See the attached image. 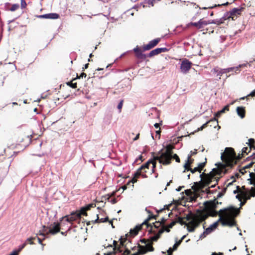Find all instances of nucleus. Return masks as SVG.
<instances>
[{
    "instance_id": "obj_1",
    "label": "nucleus",
    "mask_w": 255,
    "mask_h": 255,
    "mask_svg": "<svg viewBox=\"0 0 255 255\" xmlns=\"http://www.w3.org/2000/svg\"><path fill=\"white\" fill-rule=\"evenodd\" d=\"M221 157L224 163H220L216 164L217 168L213 169L209 173H206V170H204V172L200 175L201 181L199 183L196 182L195 183L199 185L200 188L202 189L205 186L209 185L211 183L215 182L214 184L212 185L206 189V193L208 194L213 193L210 188L215 187L218 184L220 178V175L222 173H227L229 169L232 168L237 164L236 161L235 160L236 152L232 147H226Z\"/></svg>"
},
{
    "instance_id": "obj_2",
    "label": "nucleus",
    "mask_w": 255,
    "mask_h": 255,
    "mask_svg": "<svg viewBox=\"0 0 255 255\" xmlns=\"http://www.w3.org/2000/svg\"><path fill=\"white\" fill-rule=\"evenodd\" d=\"M216 199L206 201L204 203V208L203 210L198 209L195 213L190 212L187 214L185 218L188 223L184 221V218L178 217L177 222L179 223L181 225L187 226V230L189 232H194L200 224L206 220L209 216L216 217L217 213L215 209L217 207L218 204H221Z\"/></svg>"
},
{
    "instance_id": "obj_3",
    "label": "nucleus",
    "mask_w": 255,
    "mask_h": 255,
    "mask_svg": "<svg viewBox=\"0 0 255 255\" xmlns=\"http://www.w3.org/2000/svg\"><path fill=\"white\" fill-rule=\"evenodd\" d=\"M217 215L220 218L218 221L215 222L210 227L214 230L218 226V223L220 222L223 226L233 227L236 225V222L235 218L240 214V209L234 207L221 209L219 212L216 210Z\"/></svg>"
},
{
    "instance_id": "obj_4",
    "label": "nucleus",
    "mask_w": 255,
    "mask_h": 255,
    "mask_svg": "<svg viewBox=\"0 0 255 255\" xmlns=\"http://www.w3.org/2000/svg\"><path fill=\"white\" fill-rule=\"evenodd\" d=\"M174 146L171 144L167 145L166 151L162 153L160 155L155 156V159H158L159 162L164 165H169L171 163L172 159V151Z\"/></svg>"
},
{
    "instance_id": "obj_5",
    "label": "nucleus",
    "mask_w": 255,
    "mask_h": 255,
    "mask_svg": "<svg viewBox=\"0 0 255 255\" xmlns=\"http://www.w3.org/2000/svg\"><path fill=\"white\" fill-rule=\"evenodd\" d=\"M244 7L240 8H234L232 10L226 12L225 14V17L228 20H235L241 14V12L244 10Z\"/></svg>"
},
{
    "instance_id": "obj_6",
    "label": "nucleus",
    "mask_w": 255,
    "mask_h": 255,
    "mask_svg": "<svg viewBox=\"0 0 255 255\" xmlns=\"http://www.w3.org/2000/svg\"><path fill=\"white\" fill-rule=\"evenodd\" d=\"M243 66H246V65H240L239 67L221 69L220 70H218L217 68H214L212 71V72H213L214 74H216L217 76H219V78L220 79L221 77L224 73H229L234 71H235V73H239L240 72L239 68Z\"/></svg>"
},
{
    "instance_id": "obj_7",
    "label": "nucleus",
    "mask_w": 255,
    "mask_h": 255,
    "mask_svg": "<svg viewBox=\"0 0 255 255\" xmlns=\"http://www.w3.org/2000/svg\"><path fill=\"white\" fill-rule=\"evenodd\" d=\"M192 65V63L188 59L186 58L183 59L180 65L181 71L184 74L188 73Z\"/></svg>"
},
{
    "instance_id": "obj_8",
    "label": "nucleus",
    "mask_w": 255,
    "mask_h": 255,
    "mask_svg": "<svg viewBox=\"0 0 255 255\" xmlns=\"http://www.w3.org/2000/svg\"><path fill=\"white\" fill-rule=\"evenodd\" d=\"M128 234H127L125 235V236H122L120 239V245L122 246V248H124L125 249V251L123 254V255H129L130 254V250L127 247L128 243H126L127 241L130 243L129 240L128 239Z\"/></svg>"
},
{
    "instance_id": "obj_9",
    "label": "nucleus",
    "mask_w": 255,
    "mask_h": 255,
    "mask_svg": "<svg viewBox=\"0 0 255 255\" xmlns=\"http://www.w3.org/2000/svg\"><path fill=\"white\" fill-rule=\"evenodd\" d=\"M164 210H165L164 209H160L159 210H157L156 212L158 213L157 215H153L152 214H151V215H149L148 218L142 223V225H146L147 226V228H148L149 227H150L151 228L150 230L149 231V233H153L155 234V232L152 231V226L148 223L149 221L152 219L156 220L158 216L159 213L163 212Z\"/></svg>"
},
{
    "instance_id": "obj_10",
    "label": "nucleus",
    "mask_w": 255,
    "mask_h": 255,
    "mask_svg": "<svg viewBox=\"0 0 255 255\" xmlns=\"http://www.w3.org/2000/svg\"><path fill=\"white\" fill-rule=\"evenodd\" d=\"M209 24V20H205L203 18L200 19L198 22H191L188 24V26H193L195 27L197 29H204L206 26Z\"/></svg>"
},
{
    "instance_id": "obj_11",
    "label": "nucleus",
    "mask_w": 255,
    "mask_h": 255,
    "mask_svg": "<svg viewBox=\"0 0 255 255\" xmlns=\"http://www.w3.org/2000/svg\"><path fill=\"white\" fill-rule=\"evenodd\" d=\"M63 219H66V221L72 223L73 221L81 219V214H78V212H73L69 216L62 217L60 221Z\"/></svg>"
},
{
    "instance_id": "obj_12",
    "label": "nucleus",
    "mask_w": 255,
    "mask_h": 255,
    "mask_svg": "<svg viewBox=\"0 0 255 255\" xmlns=\"http://www.w3.org/2000/svg\"><path fill=\"white\" fill-rule=\"evenodd\" d=\"M160 38H157L150 41L147 44L144 45L142 47V51L149 50L156 46L160 42Z\"/></svg>"
},
{
    "instance_id": "obj_13",
    "label": "nucleus",
    "mask_w": 255,
    "mask_h": 255,
    "mask_svg": "<svg viewBox=\"0 0 255 255\" xmlns=\"http://www.w3.org/2000/svg\"><path fill=\"white\" fill-rule=\"evenodd\" d=\"M113 246H114V252H109L105 255H115L117 253H122L123 250H122V246H121L120 244L119 245L118 242L116 241H113Z\"/></svg>"
},
{
    "instance_id": "obj_14",
    "label": "nucleus",
    "mask_w": 255,
    "mask_h": 255,
    "mask_svg": "<svg viewBox=\"0 0 255 255\" xmlns=\"http://www.w3.org/2000/svg\"><path fill=\"white\" fill-rule=\"evenodd\" d=\"M133 51L135 53L136 57L141 60H145L147 56L142 53V51L140 48L136 46L133 49Z\"/></svg>"
},
{
    "instance_id": "obj_15",
    "label": "nucleus",
    "mask_w": 255,
    "mask_h": 255,
    "mask_svg": "<svg viewBox=\"0 0 255 255\" xmlns=\"http://www.w3.org/2000/svg\"><path fill=\"white\" fill-rule=\"evenodd\" d=\"M152 162L151 159L149 160L147 162H146L145 164H143L140 168H139L137 170L139 172L142 173V177L143 178H146L147 177V176L146 174L143 173V170L145 169H148L149 166Z\"/></svg>"
},
{
    "instance_id": "obj_16",
    "label": "nucleus",
    "mask_w": 255,
    "mask_h": 255,
    "mask_svg": "<svg viewBox=\"0 0 255 255\" xmlns=\"http://www.w3.org/2000/svg\"><path fill=\"white\" fill-rule=\"evenodd\" d=\"M168 51V49L166 48H157L151 51L148 54L147 57H151L155 55H157L162 52H165Z\"/></svg>"
},
{
    "instance_id": "obj_17",
    "label": "nucleus",
    "mask_w": 255,
    "mask_h": 255,
    "mask_svg": "<svg viewBox=\"0 0 255 255\" xmlns=\"http://www.w3.org/2000/svg\"><path fill=\"white\" fill-rule=\"evenodd\" d=\"M54 226L49 229L47 234H51L52 235H55L59 233L60 231V225L59 223L54 222L53 223Z\"/></svg>"
},
{
    "instance_id": "obj_18",
    "label": "nucleus",
    "mask_w": 255,
    "mask_h": 255,
    "mask_svg": "<svg viewBox=\"0 0 255 255\" xmlns=\"http://www.w3.org/2000/svg\"><path fill=\"white\" fill-rule=\"evenodd\" d=\"M40 18H46V19H58L59 18V15L56 13H50L43 15H40L37 16Z\"/></svg>"
},
{
    "instance_id": "obj_19",
    "label": "nucleus",
    "mask_w": 255,
    "mask_h": 255,
    "mask_svg": "<svg viewBox=\"0 0 255 255\" xmlns=\"http://www.w3.org/2000/svg\"><path fill=\"white\" fill-rule=\"evenodd\" d=\"M252 149H253V148H251V147H250V146H249V147H244L242 149V154L241 155L239 154L238 156H237L236 155L235 160L236 161V162H237L238 160H240L242 158V157H243L242 155L243 153H246V154H248L249 152H250L251 151V150Z\"/></svg>"
},
{
    "instance_id": "obj_20",
    "label": "nucleus",
    "mask_w": 255,
    "mask_h": 255,
    "mask_svg": "<svg viewBox=\"0 0 255 255\" xmlns=\"http://www.w3.org/2000/svg\"><path fill=\"white\" fill-rule=\"evenodd\" d=\"M143 225L142 224L140 225L136 226L134 229H131L129 232V236L133 237L137 235L138 232L142 229Z\"/></svg>"
},
{
    "instance_id": "obj_21",
    "label": "nucleus",
    "mask_w": 255,
    "mask_h": 255,
    "mask_svg": "<svg viewBox=\"0 0 255 255\" xmlns=\"http://www.w3.org/2000/svg\"><path fill=\"white\" fill-rule=\"evenodd\" d=\"M238 115L241 118H244L245 117L246 110L244 107H238L237 108Z\"/></svg>"
},
{
    "instance_id": "obj_22",
    "label": "nucleus",
    "mask_w": 255,
    "mask_h": 255,
    "mask_svg": "<svg viewBox=\"0 0 255 255\" xmlns=\"http://www.w3.org/2000/svg\"><path fill=\"white\" fill-rule=\"evenodd\" d=\"M226 20H228L227 18L225 17V15L222 18H221L219 20H209V24L214 23L217 24V25H220L221 23H223L224 21Z\"/></svg>"
},
{
    "instance_id": "obj_23",
    "label": "nucleus",
    "mask_w": 255,
    "mask_h": 255,
    "mask_svg": "<svg viewBox=\"0 0 255 255\" xmlns=\"http://www.w3.org/2000/svg\"><path fill=\"white\" fill-rule=\"evenodd\" d=\"M142 177V173H139L137 170L134 174V176L132 179L130 180L131 183V188H133L134 187L133 184L137 182V179L140 176Z\"/></svg>"
},
{
    "instance_id": "obj_24",
    "label": "nucleus",
    "mask_w": 255,
    "mask_h": 255,
    "mask_svg": "<svg viewBox=\"0 0 255 255\" xmlns=\"http://www.w3.org/2000/svg\"><path fill=\"white\" fill-rule=\"evenodd\" d=\"M211 123H214V124L213 125V127H214V128H216V127L218 125V120L216 119V118H213V119H211L210 120H209V121H208L207 122H206V123L203 124L202 126V128H205L207 127L208 125Z\"/></svg>"
},
{
    "instance_id": "obj_25",
    "label": "nucleus",
    "mask_w": 255,
    "mask_h": 255,
    "mask_svg": "<svg viewBox=\"0 0 255 255\" xmlns=\"http://www.w3.org/2000/svg\"><path fill=\"white\" fill-rule=\"evenodd\" d=\"M48 229V227H46L45 226H43L42 229L39 231V233L37 234V235L43 236V240H44L46 235L49 234H47L48 233V231H47Z\"/></svg>"
},
{
    "instance_id": "obj_26",
    "label": "nucleus",
    "mask_w": 255,
    "mask_h": 255,
    "mask_svg": "<svg viewBox=\"0 0 255 255\" xmlns=\"http://www.w3.org/2000/svg\"><path fill=\"white\" fill-rule=\"evenodd\" d=\"M163 233V230H159L158 231V233L156 235L150 238V242L152 243V242L157 241L160 238V236Z\"/></svg>"
},
{
    "instance_id": "obj_27",
    "label": "nucleus",
    "mask_w": 255,
    "mask_h": 255,
    "mask_svg": "<svg viewBox=\"0 0 255 255\" xmlns=\"http://www.w3.org/2000/svg\"><path fill=\"white\" fill-rule=\"evenodd\" d=\"M137 247L139 248L137 253L139 255L145 254V253L148 252L146 248L144 246H141L139 244H138Z\"/></svg>"
},
{
    "instance_id": "obj_28",
    "label": "nucleus",
    "mask_w": 255,
    "mask_h": 255,
    "mask_svg": "<svg viewBox=\"0 0 255 255\" xmlns=\"http://www.w3.org/2000/svg\"><path fill=\"white\" fill-rule=\"evenodd\" d=\"M213 231V229L210 227L206 228L203 233L201 235V238L206 237V235L210 234Z\"/></svg>"
},
{
    "instance_id": "obj_29",
    "label": "nucleus",
    "mask_w": 255,
    "mask_h": 255,
    "mask_svg": "<svg viewBox=\"0 0 255 255\" xmlns=\"http://www.w3.org/2000/svg\"><path fill=\"white\" fill-rule=\"evenodd\" d=\"M247 144L251 147V148H253L254 150L255 149V140L254 138H250L249 139V142H247Z\"/></svg>"
},
{
    "instance_id": "obj_30",
    "label": "nucleus",
    "mask_w": 255,
    "mask_h": 255,
    "mask_svg": "<svg viewBox=\"0 0 255 255\" xmlns=\"http://www.w3.org/2000/svg\"><path fill=\"white\" fill-rule=\"evenodd\" d=\"M76 80V78L72 79V80L70 82H67V85L69 86L72 88L75 89L77 88V83L74 82V81Z\"/></svg>"
},
{
    "instance_id": "obj_31",
    "label": "nucleus",
    "mask_w": 255,
    "mask_h": 255,
    "mask_svg": "<svg viewBox=\"0 0 255 255\" xmlns=\"http://www.w3.org/2000/svg\"><path fill=\"white\" fill-rule=\"evenodd\" d=\"M206 164H207V159L205 158L204 162L200 163L198 164L197 167L201 172L202 171V170H203V169L206 166Z\"/></svg>"
},
{
    "instance_id": "obj_32",
    "label": "nucleus",
    "mask_w": 255,
    "mask_h": 255,
    "mask_svg": "<svg viewBox=\"0 0 255 255\" xmlns=\"http://www.w3.org/2000/svg\"><path fill=\"white\" fill-rule=\"evenodd\" d=\"M155 156H153V159H151L152 162L151 164H152V173H154L155 172V170L156 167V161L158 160V159H155Z\"/></svg>"
},
{
    "instance_id": "obj_33",
    "label": "nucleus",
    "mask_w": 255,
    "mask_h": 255,
    "mask_svg": "<svg viewBox=\"0 0 255 255\" xmlns=\"http://www.w3.org/2000/svg\"><path fill=\"white\" fill-rule=\"evenodd\" d=\"M250 176L251 177L249 179L250 180V184H255V173L253 172L250 173Z\"/></svg>"
},
{
    "instance_id": "obj_34",
    "label": "nucleus",
    "mask_w": 255,
    "mask_h": 255,
    "mask_svg": "<svg viewBox=\"0 0 255 255\" xmlns=\"http://www.w3.org/2000/svg\"><path fill=\"white\" fill-rule=\"evenodd\" d=\"M148 252H153L154 251V248L152 246V243L150 242L146 245L145 246Z\"/></svg>"
},
{
    "instance_id": "obj_35",
    "label": "nucleus",
    "mask_w": 255,
    "mask_h": 255,
    "mask_svg": "<svg viewBox=\"0 0 255 255\" xmlns=\"http://www.w3.org/2000/svg\"><path fill=\"white\" fill-rule=\"evenodd\" d=\"M35 239V237L29 238L27 239V240L25 241L24 243L26 244V245H27V244L33 245L34 244L33 242V241Z\"/></svg>"
},
{
    "instance_id": "obj_36",
    "label": "nucleus",
    "mask_w": 255,
    "mask_h": 255,
    "mask_svg": "<svg viewBox=\"0 0 255 255\" xmlns=\"http://www.w3.org/2000/svg\"><path fill=\"white\" fill-rule=\"evenodd\" d=\"M242 195H243V197L245 200L247 201V200H249L251 199V195H249L247 192H242Z\"/></svg>"
},
{
    "instance_id": "obj_37",
    "label": "nucleus",
    "mask_w": 255,
    "mask_h": 255,
    "mask_svg": "<svg viewBox=\"0 0 255 255\" xmlns=\"http://www.w3.org/2000/svg\"><path fill=\"white\" fill-rule=\"evenodd\" d=\"M96 207V204L95 203H92L88 204L86 206L84 207V208L86 209V210L88 211L91 209V208H94Z\"/></svg>"
},
{
    "instance_id": "obj_38",
    "label": "nucleus",
    "mask_w": 255,
    "mask_h": 255,
    "mask_svg": "<svg viewBox=\"0 0 255 255\" xmlns=\"http://www.w3.org/2000/svg\"><path fill=\"white\" fill-rule=\"evenodd\" d=\"M97 219L95 221H92L94 223H104V218L99 219L98 215H97Z\"/></svg>"
},
{
    "instance_id": "obj_39",
    "label": "nucleus",
    "mask_w": 255,
    "mask_h": 255,
    "mask_svg": "<svg viewBox=\"0 0 255 255\" xmlns=\"http://www.w3.org/2000/svg\"><path fill=\"white\" fill-rule=\"evenodd\" d=\"M194 162V159L191 158V155H188V159L186 163H187L188 164H189L190 166L191 165V164Z\"/></svg>"
},
{
    "instance_id": "obj_40",
    "label": "nucleus",
    "mask_w": 255,
    "mask_h": 255,
    "mask_svg": "<svg viewBox=\"0 0 255 255\" xmlns=\"http://www.w3.org/2000/svg\"><path fill=\"white\" fill-rule=\"evenodd\" d=\"M87 211L86 210V209L84 208V207H83L81 209L80 212H78V214H81V215H83L84 216H87Z\"/></svg>"
},
{
    "instance_id": "obj_41",
    "label": "nucleus",
    "mask_w": 255,
    "mask_h": 255,
    "mask_svg": "<svg viewBox=\"0 0 255 255\" xmlns=\"http://www.w3.org/2000/svg\"><path fill=\"white\" fill-rule=\"evenodd\" d=\"M19 8L18 4H13L10 8V10L12 11H15Z\"/></svg>"
},
{
    "instance_id": "obj_42",
    "label": "nucleus",
    "mask_w": 255,
    "mask_h": 255,
    "mask_svg": "<svg viewBox=\"0 0 255 255\" xmlns=\"http://www.w3.org/2000/svg\"><path fill=\"white\" fill-rule=\"evenodd\" d=\"M116 192H117V191H114L111 194H108L106 195V196H107V199L108 201H110V199L111 197H114L116 195Z\"/></svg>"
},
{
    "instance_id": "obj_43",
    "label": "nucleus",
    "mask_w": 255,
    "mask_h": 255,
    "mask_svg": "<svg viewBox=\"0 0 255 255\" xmlns=\"http://www.w3.org/2000/svg\"><path fill=\"white\" fill-rule=\"evenodd\" d=\"M206 33H213V32H214V28L212 27V26H209V27H207L206 28Z\"/></svg>"
},
{
    "instance_id": "obj_44",
    "label": "nucleus",
    "mask_w": 255,
    "mask_h": 255,
    "mask_svg": "<svg viewBox=\"0 0 255 255\" xmlns=\"http://www.w3.org/2000/svg\"><path fill=\"white\" fill-rule=\"evenodd\" d=\"M154 227L156 229L159 228L161 226V222L160 221H156L155 223H153Z\"/></svg>"
},
{
    "instance_id": "obj_45",
    "label": "nucleus",
    "mask_w": 255,
    "mask_h": 255,
    "mask_svg": "<svg viewBox=\"0 0 255 255\" xmlns=\"http://www.w3.org/2000/svg\"><path fill=\"white\" fill-rule=\"evenodd\" d=\"M26 244H25L24 243L19 246V248L17 250L15 251L16 252H17V253L18 254H19V253L26 246Z\"/></svg>"
},
{
    "instance_id": "obj_46",
    "label": "nucleus",
    "mask_w": 255,
    "mask_h": 255,
    "mask_svg": "<svg viewBox=\"0 0 255 255\" xmlns=\"http://www.w3.org/2000/svg\"><path fill=\"white\" fill-rule=\"evenodd\" d=\"M229 105H228L226 106L222 110L220 111V113H222V114L225 113V111H229Z\"/></svg>"
},
{
    "instance_id": "obj_47",
    "label": "nucleus",
    "mask_w": 255,
    "mask_h": 255,
    "mask_svg": "<svg viewBox=\"0 0 255 255\" xmlns=\"http://www.w3.org/2000/svg\"><path fill=\"white\" fill-rule=\"evenodd\" d=\"M233 192L234 194L240 193L242 195V192H243V191H242V190L240 188V187L239 186H237V190H234Z\"/></svg>"
},
{
    "instance_id": "obj_48",
    "label": "nucleus",
    "mask_w": 255,
    "mask_h": 255,
    "mask_svg": "<svg viewBox=\"0 0 255 255\" xmlns=\"http://www.w3.org/2000/svg\"><path fill=\"white\" fill-rule=\"evenodd\" d=\"M173 158L177 162H180V159L179 156L176 154H174L172 155V159Z\"/></svg>"
},
{
    "instance_id": "obj_49",
    "label": "nucleus",
    "mask_w": 255,
    "mask_h": 255,
    "mask_svg": "<svg viewBox=\"0 0 255 255\" xmlns=\"http://www.w3.org/2000/svg\"><path fill=\"white\" fill-rule=\"evenodd\" d=\"M170 228H168V226H165V225H164V226H162V228L160 230H163V232L164 231H166L167 232H169L170 231Z\"/></svg>"
},
{
    "instance_id": "obj_50",
    "label": "nucleus",
    "mask_w": 255,
    "mask_h": 255,
    "mask_svg": "<svg viewBox=\"0 0 255 255\" xmlns=\"http://www.w3.org/2000/svg\"><path fill=\"white\" fill-rule=\"evenodd\" d=\"M184 167L185 168V170L184 171V172L185 171V170H187V171H190V169H191V166H190L189 164H188L187 163H185V164H184Z\"/></svg>"
},
{
    "instance_id": "obj_51",
    "label": "nucleus",
    "mask_w": 255,
    "mask_h": 255,
    "mask_svg": "<svg viewBox=\"0 0 255 255\" xmlns=\"http://www.w3.org/2000/svg\"><path fill=\"white\" fill-rule=\"evenodd\" d=\"M123 103H124V100H122L118 105V109L120 110V112L121 111V109H122L123 105Z\"/></svg>"
},
{
    "instance_id": "obj_52",
    "label": "nucleus",
    "mask_w": 255,
    "mask_h": 255,
    "mask_svg": "<svg viewBox=\"0 0 255 255\" xmlns=\"http://www.w3.org/2000/svg\"><path fill=\"white\" fill-rule=\"evenodd\" d=\"M190 171L192 173H194L196 171H198L200 173H201V172L200 171V170L198 169V167H195L194 168L192 169H190Z\"/></svg>"
},
{
    "instance_id": "obj_53",
    "label": "nucleus",
    "mask_w": 255,
    "mask_h": 255,
    "mask_svg": "<svg viewBox=\"0 0 255 255\" xmlns=\"http://www.w3.org/2000/svg\"><path fill=\"white\" fill-rule=\"evenodd\" d=\"M255 162L252 161L250 163H249V164L246 165L244 167V169H248V168H250V167H251L254 164Z\"/></svg>"
},
{
    "instance_id": "obj_54",
    "label": "nucleus",
    "mask_w": 255,
    "mask_h": 255,
    "mask_svg": "<svg viewBox=\"0 0 255 255\" xmlns=\"http://www.w3.org/2000/svg\"><path fill=\"white\" fill-rule=\"evenodd\" d=\"M251 196L252 197H255V188L254 187H252L251 189Z\"/></svg>"
},
{
    "instance_id": "obj_55",
    "label": "nucleus",
    "mask_w": 255,
    "mask_h": 255,
    "mask_svg": "<svg viewBox=\"0 0 255 255\" xmlns=\"http://www.w3.org/2000/svg\"><path fill=\"white\" fill-rule=\"evenodd\" d=\"M177 223L176 221H172L170 224L168 225V228H172Z\"/></svg>"
},
{
    "instance_id": "obj_56",
    "label": "nucleus",
    "mask_w": 255,
    "mask_h": 255,
    "mask_svg": "<svg viewBox=\"0 0 255 255\" xmlns=\"http://www.w3.org/2000/svg\"><path fill=\"white\" fill-rule=\"evenodd\" d=\"M226 191V188H225V189H224V191H223V192H220V193H219L218 194V196H217V197H218V198H220V197H222V196H223V195H224V193H225Z\"/></svg>"
},
{
    "instance_id": "obj_57",
    "label": "nucleus",
    "mask_w": 255,
    "mask_h": 255,
    "mask_svg": "<svg viewBox=\"0 0 255 255\" xmlns=\"http://www.w3.org/2000/svg\"><path fill=\"white\" fill-rule=\"evenodd\" d=\"M175 251L173 250V248H170L167 251V253L168 254V255H172L173 252Z\"/></svg>"
},
{
    "instance_id": "obj_58",
    "label": "nucleus",
    "mask_w": 255,
    "mask_h": 255,
    "mask_svg": "<svg viewBox=\"0 0 255 255\" xmlns=\"http://www.w3.org/2000/svg\"><path fill=\"white\" fill-rule=\"evenodd\" d=\"M236 198H237L240 201H241L243 199V195L241 194H238L236 196Z\"/></svg>"
},
{
    "instance_id": "obj_59",
    "label": "nucleus",
    "mask_w": 255,
    "mask_h": 255,
    "mask_svg": "<svg viewBox=\"0 0 255 255\" xmlns=\"http://www.w3.org/2000/svg\"><path fill=\"white\" fill-rule=\"evenodd\" d=\"M240 172L242 173V174L244 175L246 172V169H244V167L241 168L239 170Z\"/></svg>"
},
{
    "instance_id": "obj_60",
    "label": "nucleus",
    "mask_w": 255,
    "mask_h": 255,
    "mask_svg": "<svg viewBox=\"0 0 255 255\" xmlns=\"http://www.w3.org/2000/svg\"><path fill=\"white\" fill-rule=\"evenodd\" d=\"M166 220L165 219H164V218H162L161 221H160V222H161V225L162 226H164L165 222H166Z\"/></svg>"
},
{
    "instance_id": "obj_61",
    "label": "nucleus",
    "mask_w": 255,
    "mask_h": 255,
    "mask_svg": "<svg viewBox=\"0 0 255 255\" xmlns=\"http://www.w3.org/2000/svg\"><path fill=\"white\" fill-rule=\"evenodd\" d=\"M249 96H252V97H255V89L249 95H248L247 97H249Z\"/></svg>"
},
{
    "instance_id": "obj_62",
    "label": "nucleus",
    "mask_w": 255,
    "mask_h": 255,
    "mask_svg": "<svg viewBox=\"0 0 255 255\" xmlns=\"http://www.w3.org/2000/svg\"><path fill=\"white\" fill-rule=\"evenodd\" d=\"M24 138H25V139L27 140V143L30 142V141L31 140V138L29 137V135H25L24 136Z\"/></svg>"
},
{
    "instance_id": "obj_63",
    "label": "nucleus",
    "mask_w": 255,
    "mask_h": 255,
    "mask_svg": "<svg viewBox=\"0 0 255 255\" xmlns=\"http://www.w3.org/2000/svg\"><path fill=\"white\" fill-rule=\"evenodd\" d=\"M86 76H87V74L86 73L83 72L80 74V75L79 76V77L78 78L80 79L81 78L86 77Z\"/></svg>"
},
{
    "instance_id": "obj_64",
    "label": "nucleus",
    "mask_w": 255,
    "mask_h": 255,
    "mask_svg": "<svg viewBox=\"0 0 255 255\" xmlns=\"http://www.w3.org/2000/svg\"><path fill=\"white\" fill-rule=\"evenodd\" d=\"M248 158H250L252 160H255V152L250 157H249Z\"/></svg>"
}]
</instances>
